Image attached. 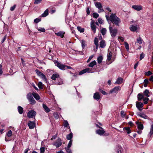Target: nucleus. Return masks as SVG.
Segmentation results:
<instances>
[{
	"instance_id": "1",
	"label": "nucleus",
	"mask_w": 153,
	"mask_h": 153,
	"mask_svg": "<svg viewBox=\"0 0 153 153\" xmlns=\"http://www.w3.org/2000/svg\"><path fill=\"white\" fill-rule=\"evenodd\" d=\"M105 17L108 21L109 20L112 23H114L116 26H119L120 23L121 22L120 19L118 17L115 13H111L109 17V15H106Z\"/></svg>"
},
{
	"instance_id": "2",
	"label": "nucleus",
	"mask_w": 153,
	"mask_h": 153,
	"mask_svg": "<svg viewBox=\"0 0 153 153\" xmlns=\"http://www.w3.org/2000/svg\"><path fill=\"white\" fill-rule=\"evenodd\" d=\"M109 29L111 36L112 37H114L117 33V30L116 29H113L112 27L111 26V25H109Z\"/></svg>"
},
{
	"instance_id": "3",
	"label": "nucleus",
	"mask_w": 153,
	"mask_h": 153,
	"mask_svg": "<svg viewBox=\"0 0 153 153\" xmlns=\"http://www.w3.org/2000/svg\"><path fill=\"white\" fill-rule=\"evenodd\" d=\"M36 115V112L34 110H31L29 111L27 114V117L29 118H33Z\"/></svg>"
},
{
	"instance_id": "4",
	"label": "nucleus",
	"mask_w": 153,
	"mask_h": 153,
	"mask_svg": "<svg viewBox=\"0 0 153 153\" xmlns=\"http://www.w3.org/2000/svg\"><path fill=\"white\" fill-rule=\"evenodd\" d=\"M53 145L55 146L56 148H59L60 146L62 144V140L60 138H58L57 140L53 143Z\"/></svg>"
},
{
	"instance_id": "5",
	"label": "nucleus",
	"mask_w": 153,
	"mask_h": 153,
	"mask_svg": "<svg viewBox=\"0 0 153 153\" xmlns=\"http://www.w3.org/2000/svg\"><path fill=\"white\" fill-rule=\"evenodd\" d=\"M56 65L61 70H64L65 69V65H64L61 63L56 61L55 63Z\"/></svg>"
},
{
	"instance_id": "6",
	"label": "nucleus",
	"mask_w": 153,
	"mask_h": 153,
	"mask_svg": "<svg viewBox=\"0 0 153 153\" xmlns=\"http://www.w3.org/2000/svg\"><path fill=\"white\" fill-rule=\"evenodd\" d=\"M121 89V87L119 86L114 87L113 89L110 90V93H116L117 92Z\"/></svg>"
},
{
	"instance_id": "7",
	"label": "nucleus",
	"mask_w": 153,
	"mask_h": 153,
	"mask_svg": "<svg viewBox=\"0 0 153 153\" xmlns=\"http://www.w3.org/2000/svg\"><path fill=\"white\" fill-rule=\"evenodd\" d=\"M143 104L141 102H136V106L139 111H141L143 110Z\"/></svg>"
},
{
	"instance_id": "8",
	"label": "nucleus",
	"mask_w": 153,
	"mask_h": 153,
	"mask_svg": "<svg viewBox=\"0 0 153 153\" xmlns=\"http://www.w3.org/2000/svg\"><path fill=\"white\" fill-rule=\"evenodd\" d=\"M93 98L97 101L101 99L100 94L98 92L95 93L94 94Z\"/></svg>"
},
{
	"instance_id": "9",
	"label": "nucleus",
	"mask_w": 153,
	"mask_h": 153,
	"mask_svg": "<svg viewBox=\"0 0 153 153\" xmlns=\"http://www.w3.org/2000/svg\"><path fill=\"white\" fill-rule=\"evenodd\" d=\"M86 72L88 73H92V72L91 71V70L90 69V68H86L85 69L83 70L82 71H80L79 73V75H81L85 73Z\"/></svg>"
},
{
	"instance_id": "10",
	"label": "nucleus",
	"mask_w": 153,
	"mask_h": 153,
	"mask_svg": "<svg viewBox=\"0 0 153 153\" xmlns=\"http://www.w3.org/2000/svg\"><path fill=\"white\" fill-rule=\"evenodd\" d=\"M28 126L30 129H33L35 126V123L34 121H29L28 123Z\"/></svg>"
},
{
	"instance_id": "11",
	"label": "nucleus",
	"mask_w": 153,
	"mask_h": 153,
	"mask_svg": "<svg viewBox=\"0 0 153 153\" xmlns=\"http://www.w3.org/2000/svg\"><path fill=\"white\" fill-rule=\"evenodd\" d=\"M137 115L142 118L145 119H149V118L146 115L142 113H138L137 114Z\"/></svg>"
},
{
	"instance_id": "12",
	"label": "nucleus",
	"mask_w": 153,
	"mask_h": 153,
	"mask_svg": "<svg viewBox=\"0 0 153 153\" xmlns=\"http://www.w3.org/2000/svg\"><path fill=\"white\" fill-rule=\"evenodd\" d=\"M132 7L137 11H140L142 9V7L140 5H135L132 6Z\"/></svg>"
},
{
	"instance_id": "13",
	"label": "nucleus",
	"mask_w": 153,
	"mask_h": 153,
	"mask_svg": "<svg viewBox=\"0 0 153 153\" xmlns=\"http://www.w3.org/2000/svg\"><path fill=\"white\" fill-rule=\"evenodd\" d=\"M105 131L104 130V129L103 128L102 129H98L96 131V133L97 134L100 135H103L105 133Z\"/></svg>"
},
{
	"instance_id": "14",
	"label": "nucleus",
	"mask_w": 153,
	"mask_h": 153,
	"mask_svg": "<svg viewBox=\"0 0 153 153\" xmlns=\"http://www.w3.org/2000/svg\"><path fill=\"white\" fill-rule=\"evenodd\" d=\"M94 44L96 46V49H94V50L95 51H96L98 49V46H99L98 44V38L97 37H95L94 39Z\"/></svg>"
},
{
	"instance_id": "15",
	"label": "nucleus",
	"mask_w": 153,
	"mask_h": 153,
	"mask_svg": "<svg viewBox=\"0 0 153 153\" xmlns=\"http://www.w3.org/2000/svg\"><path fill=\"white\" fill-rule=\"evenodd\" d=\"M106 45L105 41L104 40H102L100 42V47L102 48H104Z\"/></svg>"
},
{
	"instance_id": "16",
	"label": "nucleus",
	"mask_w": 153,
	"mask_h": 153,
	"mask_svg": "<svg viewBox=\"0 0 153 153\" xmlns=\"http://www.w3.org/2000/svg\"><path fill=\"white\" fill-rule=\"evenodd\" d=\"M91 30L93 31L94 33H95L96 31V26L93 22H91Z\"/></svg>"
},
{
	"instance_id": "17",
	"label": "nucleus",
	"mask_w": 153,
	"mask_h": 153,
	"mask_svg": "<svg viewBox=\"0 0 153 153\" xmlns=\"http://www.w3.org/2000/svg\"><path fill=\"white\" fill-rule=\"evenodd\" d=\"M54 83L55 85H61L63 84V81L61 78H59L57 79V81Z\"/></svg>"
},
{
	"instance_id": "18",
	"label": "nucleus",
	"mask_w": 153,
	"mask_h": 153,
	"mask_svg": "<svg viewBox=\"0 0 153 153\" xmlns=\"http://www.w3.org/2000/svg\"><path fill=\"white\" fill-rule=\"evenodd\" d=\"M136 124L137 125V128L139 129L142 130L143 128V124H141V123L136 122Z\"/></svg>"
},
{
	"instance_id": "19",
	"label": "nucleus",
	"mask_w": 153,
	"mask_h": 153,
	"mask_svg": "<svg viewBox=\"0 0 153 153\" xmlns=\"http://www.w3.org/2000/svg\"><path fill=\"white\" fill-rule=\"evenodd\" d=\"M55 34L58 36H60L61 38H63L65 33L63 31H60L59 32L55 33Z\"/></svg>"
},
{
	"instance_id": "20",
	"label": "nucleus",
	"mask_w": 153,
	"mask_h": 153,
	"mask_svg": "<svg viewBox=\"0 0 153 153\" xmlns=\"http://www.w3.org/2000/svg\"><path fill=\"white\" fill-rule=\"evenodd\" d=\"M123 81V79L122 78L119 77L117 79V80L115 82V84H120L122 83Z\"/></svg>"
},
{
	"instance_id": "21",
	"label": "nucleus",
	"mask_w": 153,
	"mask_h": 153,
	"mask_svg": "<svg viewBox=\"0 0 153 153\" xmlns=\"http://www.w3.org/2000/svg\"><path fill=\"white\" fill-rule=\"evenodd\" d=\"M137 25H132L130 27V30L133 32H134L137 30Z\"/></svg>"
},
{
	"instance_id": "22",
	"label": "nucleus",
	"mask_w": 153,
	"mask_h": 153,
	"mask_svg": "<svg viewBox=\"0 0 153 153\" xmlns=\"http://www.w3.org/2000/svg\"><path fill=\"white\" fill-rule=\"evenodd\" d=\"M42 107L43 108L44 110L46 112L48 113L50 111V110L45 104H43Z\"/></svg>"
},
{
	"instance_id": "23",
	"label": "nucleus",
	"mask_w": 153,
	"mask_h": 153,
	"mask_svg": "<svg viewBox=\"0 0 153 153\" xmlns=\"http://www.w3.org/2000/svg\"><path fill=\"white\" fill-rule=\"evenodd\" d=\"M32 95L33 97H34V98L36 100H39L40 98V97L39 96V95L36 93L33 92L32 93Z\"/></svg>"
},
{
	"instance_id": "24",
	"label": "nucleus",
	"mask_w": 153,
	"mask_h": 153,
	"mask_svg": "<svg viewBox=\"0 0 153 153\" xmlns=\"http://www.w3.org/2000/svg\"><path fill=\"white\" fill-rule=\"evenodd\" d=\"M59 77V76L58 74H53L51 77V79L53 80H55L56 78H58Z\"/></svg>"
},
{
	"instance_id": "25",
	"label": "nucleus",
	"mask_w": 153,
	"mask_h": 153,
	"mask_svg": "<svg viewBox=\"0 0 153 153\" xmlns=\"http://www.w3.org/2000/svg\"><path fill=\"white\" fill-rule=\"evenodd\" d=\"M33 96L32 94H31V93H29L27 94V98L28 101L31 99H33Z\"/></svg>"
},
{
	"instance_id": "26",
	"label": "nucleus",
	"mask_w": 153,
	"mask_h": 153,
	"mask_svg": "<svg viewBox=\"0 0 153 153\" xmlns=\"http://www.w3.org/2000/svg\"><path fill=\"white\" fill-rule=\"evenodd\" d=\"M73 136V134L71 133L67 135L66 139L68 140H72Z\"/></svg>"
},
{
	"instance_id": "27",
	"label": "nucleus",
	"mask_w": 153,
	"mask_h": 153,
	"mask_svg": "<svg viewBox=\"0 0 153 153\" xmlns=\"http://www.w3.org/2000/svg\"><path fill=\"white\" fill-rule=\"evenodd\" d=\"M143 97L144 95L141 93L138 94L137 95L138 100L139 101L141 100L143 98Z\"/></svg>"
},
{
	"instance_id": "28",
	"label": "nucleus",
	"mask_w": 153,
	"mask_h": 153,
	"mask_svg": "<svg viewBox=\"0 0 153 153\" xmlns=\"http://www.w3.org/2000/svg\"><path fill=\"white\" fill-rule=\"evenodd\" d=\"M18 110L19 114H21L23 113V108L20 106L18 107Z\"/></svg>"
},
{
	"instance_id": "29",
	"label": "nucleus",
	"mask_w": 153,
	"mask_h": 153,
	"mask_svg": "<svg viewBox=\"0 0 153 153\" xmlns=\"http://www.w3.org/2000/svg\"><path fill=\"white\" fill-rule=\"evenodd\" d=\"M95 5L96 7L98 9L101 8L102 7L101 4L100 2H96L95 3Z\"/></svg>"
},
{
	"instance_id": "30",
	"label": "nucleus",
	"mask_w": 153,
	"mask_h": 153,
	"mask_svg": "<svg viewBox=\"0 0 153 153\" xmlns=\"http://www.w3.org/2000/svg\"><path fill=\"white\" fill-rule=\"evenodd\" d=\"M48 9H47L45 11L44 13L42 14L41 16L42 17H45L48 15Z\"/></svg>"
},
{
	"instance_id": "31",
	"label": "nucleus",
	"mask_w": 153,
	"mask_h": 153,
	"mask_svg": "<svg viewBox=\"0 0 153 153\" xmlns=\"http://www.w3.org/2000/svg\"><path fill=\"white\" fill-rule=\"evenodd\" d=\"M96 64L97 62L95 60H94L89 64L88 65L89 67L92 68L94 65H95Z\"/></svg>"
},
{
	"instance_id": "32",
	"label": "nucleus",
	"mask_w": 153,
	"mask_h": 153,
	"mask_svg": "<svg viewBox=\"0 0 153 153\" xmlns=\"http://www.w3.org/2000/svg\"><path fill=\"white\" fill-rule=\"evenodd\" d=\"M149 91L148 89L145 90L143 92L144 95L147 97H149Z\"/></svg>"
},
{
	"instance_id": "33",
	"label": "nucleus",
	"mask_w": 153,
	"mask_h": 153,
	"mask_svg": "<svg viewBox=\"0 0 153 153\" xmlns=\"http://www.w3.org/2000/svg\"><path fill=\"white\" fill-rule=\"evenodd\" d=\"M107 30L106 28H102L101 30V32L102 35L103 36L105 35L106 33Z\"/></svg>"
},
{
	"instance_id": "34",
	"label": "nucleus",
	"mask_w": 153,
	"mask_h": 153,
	"mask_svg": "<svg viewBox=\"0 0 153 153\" xmlns=\"http://www.w3.org/2000/svg\"><path fill=\"white\" fill-rule=\"evenodd\" d=\"M103 59V57L102 56H99L97 59V62L99 64L101 63Z\"/></svg>"
},
{
	"instance_id": "35",
	"label": "nucleus",
	"mask_w": 153,
	"mask_h": 153,
	"mask_svg": "<svg viewBox=\"0 0 153 153\" xmlns=\"http://www.w3.org/2000/svg\"><path fill=\"white\" fill-rule=\"evenodd\" d=\"M63 125L65 127H68V128L70 129V127L69 126V124L67 120H65L64 121Z\"/></svg>"
},
{
	"instance_id": "36",
	"label": "nucleus",
	"mask_w": 153,
	"mask_h": 153,
	"mask_svg": "<svg viewBox=\"0 0 153 153\" xmlns=\"http://www.w3.org/2000/svg\"><path fill=\"white\" fill-rule=\"evenodd\" d=\"M153 134V124L151 125L149 133L150 136L151 137Z\"/></svg>"
},
{
	"instance_id": "37",
	"label": "nucleus",
	"mask_w": 153,
	"mask_h": 153,
	"mask_svg": "<svg viewBox=\"0 0 153 153\" xmlns=\"http://www.w3.org/2000/svg\"><path fill=\"white\" fill-rule=\"evenodd\" d=\"M41 78H42L43 80L45 82H47V79L46 78V77L45 76V75L43 74L41 76Z\"/></svg>"
},
{
	"instance_id": "38",
	"label": "nucleus",
	"mask_w": 153,
	"mask_h": 153,
	"mask_svg": "<svg viewBox=\"0 0 153 153\" xmlns=\"http://www.w3.org/2000/svg\"><path fill=\"white\" fill-rule=\"evenodd\" d=\"M77 28L80 33H82L84 32V28L81 27H80L78 26L77 27Z\"/></svg>"
},
{
	"instance_id": "39",
	"label": "nucleus",
	"mask_w": 153,
	"mask_h": 153,
	"mask_svg": "<svg viewBox=\"0 0 153 153\" xmlns=\"http://www.w3.org/2000/svg\"><path fill=\"white\" fill-rule=\"evenodd\" d=\"M123 152V149L120 146H118L117 149V153H122Z\"/></svg>"
},
{
	"instance_id": "40",
	"label": "nucleus",
	"mask_w": 153,
	"mask_h": 153,
	"mask_svg": "<svg viewBox=\"0 0 153 153\" xmlns=\"http://www.w3.org/2000/svg\"><path fill=\"white\" fill-rule=\"evenodd\" d=\"M124 130L126 131L128 134H130L131 133V130L129 127H125L124 128Z\"/></svg>"
},
{
	"instance_id": "41",
	"label": "nucleus",
	"mask_w": 153,
	"mask_h": 153,
	"mask_svg": "<svg viewBox=\"0 0 153 153\" xmlns=\"http://www.w3.org/2000/svg\"><path fill=\"white\" fill-rule=\"evenodd\" d=\"M36 72L37 75L40 77L43 74L40 72L38 70L36 69L35 71Z\"/></svg>"
},
{
	"instance_id": "42",
	"label": "nucleus",
	"mask_w": 153,
	"mask_h": 153,
	"mask_svg": "<svg viewBox=\"0 0 153 153\" xmlns=\"http://www.w3.org/2000/svg\"><path fill=\"white\" fill-rule=\"evenodd\" d=\"M82 47L83 49H84L85 46L86 45V41L85 40H82L81 42Z\"/></svg>"
},
{
	"instance_id": "43",
	"label": "nucleus",
	"mask_w": 153,
	"mask_h": 153,
	"mask_svg": "<svg viewBox=\"0 0 153 153\" xmlns=\"http://www.w3.org/2000/svg\"><path fill=\"white\" fill-rule=\"evenodd\" d=\"M65 149L67 153H72V152L70 148H68V147H65Z\"/></svg>"
},
{
	"instance_id": "44",
	"label": "nucleus",
	"mask_w": 153,
	"mask_h": 153,
	"mask_svg": "<svg viewBox=\"0 0 153 153\" xmlns=\"http://www.w3.org/2000/svg\"><path fill=\"white\" fill-rule=\"evenodd\" d=\"M29 102L30 103L31 105H34L36 103V101L33 98V99H31V100H30L29 101Z\"/></svg>"
},
{
	"instance_id": "45",
	"label": "nucleus",
	"mask_w": 153,
	"mask_h": 153,
	"mask_svg": "<svg viewBox=\"0 0 153 153\" xmlns=\"http://www.w3.org/2000/svg\"><path fill=\"white\" fill-rule=\"evenodd\" d=\"M144 101V103L145 104H146L148 103V101L149 100V99L147 97H144L143 99Z\"/></svg>"
},
{
	"instance_id": "46",
	"label": "nucleus",
	"mask_w": 153,
	"mask_h": 153,
	"mask_svg": "<svg viewBox=\"0 0 153 153\" xmlns=\"http://www.w3.org/2000/svg\"><path fill=\"white\" fill-rule=\"evenodd\" d=\"M112 56V53L111 52H110L107 55V60L108 61H110L111 58Z\"/></svg>"
},
{
	"instance_id": "47",
	"label": "nucleus",
	"mask_w": 153,
	"mask_h": 153,
	"mask_svg": "<svg viewBox=\"0 0 153 153\" xmlns=\"http://www.w3.org/2000/svg\"><path fill=\"white\" fill-rule=\"evenodd\" d=\"M137 42L140 44H141L142 43V39L140 37H139L137 39Z\"/></svg>"
},
{
	"instance_id": "48",
	"label": "nucleus",
	"mask_w": 153,
	"mask_h": 153,
	"mask_svg": "<svg viewBox=\"0 0 153 153\" xmlns=\"http://www.w3.org/2000/svg\"><path fill=\"white\" fill-rule=\"evenodd\" d=\"M38 86L40 89H42L43 88V84L42 82H39Z\"/></svg>"
},
{
	"instance_id": "49",
	"label": "nucleus",
	"mask_w": 153,
	"mask_h": 153,
	"mask_svg": "<svg viewBox=\"0 0 153 153\" xmlns=\"http://www.w3.org/2000/svg\"><path fill=\"white\" fill-rule=\"evenodd\" d=\"M93 17L95 18H97L99 16V15L97 13H93Z\"/></svg>"
},
{
	"instance_id": "50",
	"label": "nucleus",
	"mask_w": 153,
	"mask_h": 153,
	"mask_svg": "<svg viewBox=\"0 0 153 153\" xmlns=\"http://www.w3.org/2000/svg\"><path fill=\"white\" fill-rule=\"evenodd\" d=\"M125 46L127 51H128L129 50V45L126 42H125Z\"/></svg>"
},
{
	"instance_id": "51",
	"label": "nucleus",
	"mask_w": 153,
	"mask_h": 153,
	"mask_svg": "<svg viewBox=\"0 0 153 153\" xmlns=\"http://www.w3.org/2000/svg\"><path fill=\"white\" fill-rule=\"evenodd\" d=\"M152 74V73L150 71H148L146 72L145 73V74L147 76H149Z\"/></svg>"
},
{
	"instance_id": "52",
	"label": "nucleus",
	"mask_w": 153,
	"mask_h": 153,
	"mask_svg": "<svg viewBox=\"0 0 153 153\" xmlns=\"http://www.w3.org/2000/svg\"><path fill=\"white\" fill-rule=\"evenodd\" d=\"M7 135L8 137H10L12 136V132L10 130L8 131V132L7 133Z\"/></svg>"
},
{
	"instance_id": "53",
	"label": "nucleus",
	"mask_w": 153,
	"mask_h": 153,
	"mask_svg": "<svg viewBox=\"0 0 153 153\" xmlns=\"http://www.w3.org/2000/svg\"><path fill=\"white\" fill-rule=\"evenodd\" d=\"M120 114L121 116L122 117L124 118L126 116V114L124 111H121V112Z\"/></svg>"
},
{
	"instance_id": "54",
	"label": "nucleus",
	"mask_w": 153,
	"mask_h": 153,
	"mask_svg": "<svg viewBox=\"0 0 153 153\" xmlns=\"http://www.w3.org/2000/svg\"><path fill=\"white\" fill-rule=\"evenodd\" d=\"M41 20V19L40 18H37L35 19L34 20V22H35V23H38Z\"/></svg>"
},
{
	"instance_id": "55",
	"label": "nucleus",
	"mask_w": 153,
	"mask_h": 153,
	"mask_svg": "<svg viewBox=\"0 0 153 153\" xmlns=\"http://www.w3.org/2000/svg\"><path fill=\"white\" fill-rule=\"evenodd\" d=\"M72 140H71L69 141V142L68 145V146H67V147H68V148H70L72 145Z\"/></svg>"
},
{
	"instance_id": "56",
	"label": "nucleus",
	"mask_w": 153,
	"mask_h": 153,
	"mask_svg": "<svg viewBox=\"0 0 153 153\" xmlns=\"http://www.w3.org/2000/svg\"><path fill=\"white\" fill-rule=\"evenodd\" d=\"M40 151L41 153H44L45 151V148L44 147H41L40 148Z\"/></svg>"
},
{
	"instance_id": "57",
	"label": "nucleus",
	"mask_w": 153,
	"mask_h": 153,
	"mask_svg": "<svg viewBox=\"0 0 153 153\" xmlns=\"http://www.w3.org/2000/svg\"><path fill=\"white\" fill-rule=\"evenodd\" d=\"M99 90L101 93L104 95H106L107 94L106 92L100 89H99Z\"/></svg>"
},
{
	"instance_id": "58",
	"label": "nucleus",
	"mask_w": 153,
	"mask_h": 153,
	"mask_svg": "<svg viewBox=\"0 0 153 153\" xmlns=\"http://www.w3.org/2000/svg\"><path fill=\"white\" fill-rule=\"evenodd\" d=\"M145 55L143 53H142L140 56V60H141L144 57Z\"/></svg>"
},
{
	"instance_id": "59",
	"label": "nucleus",
	"mask_w": 153,
	"mask_h": 153,
	"mask_svg": "<svg viewBox=\"0 0 153 153\" xmlns=\"http://www.w3.org/2000/svg\"><path fill=\"white\" fill-rule=\"evenodd\" d=\"M38 30L42 32H45V29L44 28L40 27L38 29Z\"/></svg>"
},
{
	"instance_id": "60",
	"label": "nucleus",
	"mask_w": 153,
	"mask_h": 153,
	"mask_svg": "<svg viewBox=\"0 0 153 153\" xmlns=\"http://www.w3.org/2000/svg\"><path fill=\"white\" fill-rule=\"evenodd\" d=\"M16 4H14L13 5V6L12 7H11L10 8V10L11 11H13L14 10V9H15V8H16Z\"/></svg>"
},
{
	"instance_id": "61",
	"label": "nucleus",
	"mask_w": 153,
	"mask_h": 153,
	"mask_svg": "<svg viewBox=\"0 0 153 153\" xmlns=\"http://www.w3.org/2000/svg\"><path fill=\"white\" fill-rule=\"evenodd\" d=\"M98 21L99 23L100 24H102L103 23V21L102 19L101 18L98 19Z\"/></svg>"
},
{
	"instance_id": "62",
	"label": "nucleus",
	"mask_w": 153,
	"mask_h": 153,
	"mask_svg": "<svg viewBox=\"0 0 153 153\" xmlns=\"http://www.w3.org/2000/svg\"><path fill=\"white\" fill-rule=\"evenodd\" d=\"M2 69V66L0 64V75H1L3 73Z\"/></svg>"
},
{
	"instance_id": "63",
	"label": "nucleus",
	"mask_w": 153,
	"mask_h": 153,
	"mask_svg": "<svg viewBox=\"0 0 153 153\" xmlns=\"http://www.w3.org/2000/svg\"><path fill=\"white\" fill-rule=\"evenodd\" d=\"M32 85L34 87V88L37 91H38L39 90V89L37 87H36V86H35V84L34 83H33L32 84Z\"/></svg>"
},
{
	"instance_id": "64",
	"label": "nucleus",
	"mask_w": 153,
	"mask_h": 153,
	"mask_svg": "<svg viewBox=\"0 0 153 153\" xmlns=\"http://www.w3.org/2000/svg\"><path fill=\"white\" fill-rule=\"evenodd\" d=\"M86 13L87 15H89L90 14V11L89 8L88 7L86 9Z\"/></svg>"
}]
</instances>
